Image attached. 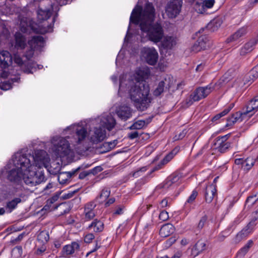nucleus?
<instances>
[{"instance_id": "obj_41", "label": "nucleus", "mask_w": 258, "mask_h": 258, "mask_svg": "<svg viewBox=\"0 0 258 258\" xmlns=\"http://www.w3.org/2000/svg\"><path fill=\"white\" fill-rule=\"evenodd\" d=\"M257 39H251L247 43L245 44V45L243 46L246 48L247 50L250 52L252 50L253 47L257 44Z\"/></svg>"}, {"instance_id": "obj_32", "label": "nucleus", "mask_w": 258, "mask_h": 258, "mask_svg": "<svg viewBox=\"0 0 258 258\" xmlns=\"http://www.w3.org/2000/svg\"><path fill=\"white\" fill-rule=\"evenodd\" d=\"M256 160L252 157H248L244 159L243 168L246 171H249L254 165Z\"/></svg>"}, {"instance_id": "obj_17", "label": "nucleus", "mask_w": 258, "mask_h": 258, "mask_svg": "<svg viewBox=\"0 0 258 258\" xmlns=\"http://www.w3.org/2000/svg\"><path fill=\"white\" fill-rule=\"evenodd\" d=\"M13 57L8 51L0 52V61L2 67L7 68L12 63Z\"/></svg>"}, {"instance_id": "obj_23", "label": "nucleus", "mask_w": 258, "mask_h": 258, "mask_svg": "<svg viewBox=\"0 0 258 258\" xmlns=\"http://www.w3.org/2000/svg\"><path fill=\"white\" fill-rule=\"evenodd\" d=\"M21 202L22 199L20 198H15L11 201L8 202L5 206L7 212L9 213H11L17 208L18 205Z\"/></svg>"}, {"instance_id": "obj_40", "label": "nucleus", "mask_w": 258, "mask_h": 258, "mask_svg": "<svg viewBox=\"0 0 258 258\" xmlns=\"http://www.w3.org/2000/svg\"><path fill=\"white\" fill-rule=\"evenodd\" d=\"M37 248L35 251V253L38 255H41L46 250L47 246L46 244L39 243L37 246Z\"/></svg>"}, {"instance_id": "obj_48", "label": "nucleus", "mask_w": 258, "mask_h": 258, "mask_svg": "<svg viewBox=\"0 0 258 258\" xmlns=\"http://www.w3.org/2000/svg\"><path fill=\"white\" fill-rule=\"evenodd\" d=\"M204 3V5H203L202 8L205 7V10L207 9H210L213 7L214 5L215 1L214 0H206Z\"/></svg>"}, {"instance_id": "obj_54", "label": "nucleus", "mask_w": 258, "mask_h": 258, "mask_svg": "<svg viewBox=\"0 0 258 258\" xmlns=\"http://www.w3.org/2000/svg\"><path fill=\"white\" fill-rule=\"evenodd\" d=\"M51 206H52L51 204H50L49 203H48L47 201H46V204L44 206L43 210H44L45 211H51L52 210H55L58 208V206H56L53 207H52Z\"/></svg>"}, {"instance_id": "obj_44", "label": "nucleus", "mask_w": 258, "mask_h": 258, "mask_svg": "<svg viewBox=\"0 0 258 258\" xmlns=\"http://www.w3.org/2000/svg\"><path fill=\"white\" fill-rule=\"evenodd\" d=\"M198 194V192L196 190H194L192 191V193L190 195V196L188 197L186 203H185V206H186L187 204L192 203L196 199Z\"/></svg>"}, {"instance_id": "obj_46", "label": "nucleus", "mask_w": 258, "mask_h": 258, "mask_svg": "<svg viewBox=\"0 0 258 258\" xmlns=\"http://www.w3.org/2000/svg\"><path fill=\"white\" fill-rule=\"evenodd\" d=\"M96 205L94 202H91L86 204L84 208V211H94V209Z\"/></svg>"}, {"instance_id": "obj_63", "label": "nucleus", "mask_w": 258, "mask_h": 258, "mask_svg": "<svg viewBox=\"0 0 258 258\" xmlns=\"http://www.w3.org/2000/svg\"><path fill=\"white\" fill-rule=\"evenodd\" d=\"M234 104L233 103L230 104L227 107L225 108L222 112L223 113V114L224 116L226 115L230 110L233 107Z\"/></svg>"}, {"instance_id": "obj_16", "label": "nucleus", "mask_w": 258, "mask_h": 258, "mask_svg": "<svg viewBox=\"0 0 258 258\" xmlns=\"http://www.w3.org/2000/svg\"><path fill=\"white\" fill-rule=\"evenodd\" d=\"M118 117L121 120L126 121L131 117L132 111L131 108L127 106L120 107L116 111Z\"/></svg>"}, {"instance_id": "obj_35", "label": "nucleus", "mask_w": 258, "mask_h": 258, "mask_svg": "<svg viewBox=\"0 0 258 258\" xmlns=\"http://www.w3.org/2000/svg\"><path fill=\"white\" fill-rule=\"evenodd\" d=\"M173 39L171 37H165L162 43V47L166 49H171L174 44Z\"/></svg>"}, {"instance_id": "obj_53", "label": "nucleus", "mask_w": 258, "mask_h": 258, "mask_svg": "<svg viewBox=\"0 0 258 258\" xmlns=\"http://www.w3.org/2000/svg\"><path fill=\"white\" fill-rule=\"evenodd\" d=\"M248 250L249 249L248 248V246H244L238 251L237 252V255L241 257L243 256L248 252Z\"/></svg>"}, {"instance_id": "obj_4", "label": "nucleus", "mask_w": 258, "mask_h": 258, "mask_svg": "<svg viewBox=\"0 0 258 258\" xmlns=\"http://www.w3.org/2000/svg\"><path fill=\"white\" fill-rule=\"evenodd\" d=\"M228 74L225 73L223 77L215 84L212 83L205 87H200L197 88L190 95V99L193 101H198L206 98L215 89L216 86L221 87L223 84L228 82L230 79L228 77Z\"/></svg>"}, {"instance_id": "obj_26", "label": "nucleus", "mask_w": 258, "mask_h": 258, "mask_svg": "<svg viewBox=\"0 0 258 258\" xmlns=\"http://www.w3.org/2000/svg\"><path fill=\"white\" fill-rule=\"evenodd\" d=\"M35 5H38V9L53 10L50 0H33Z\"/></svg>"}, {"instance_id": "obj_61", "label": "nucleus", "mask_w": 258, "mask_h": 258, "mask_svg": "<svg viewBox=\"0 0 258 258\" xmlns=\"http://www.w3.org/2000/svg\"><path fill=\"white\" fill-rule=\"evenodd\" d=\"M234 104L233 103L230 104L227 107L225 108L222 112L223 113V114L224 116L226 115L230 110L233 107Z\"/></svg>"}, {"instance_id": "obj_37", "label": "nucleus", "mask_w": 258, "mask_h": 258, "mask_svg": "<svg viewBox=\"0 0 258 258\" xmlns=\"http://www.w3.org/2000/svg\"><path fill=\"white\" fill-rule=\"evenodd\" d=\"M23 253V249L21 246H17L12 250L11 254L14 258H20Z\"/></svg>"}, {"instance_id": "obj_29", "label": "nucleus", "mask_w": 258, "mask_h": 258, "mask_svg": "<svg viewBox=\"0 0 258 258\" xmlns=\"http://www.w3.org/2000/svg\"><path fill=\"white\" fill-rule=\"evenodd\" d=\"M247 33V27H243L238 29L234 34L228 39L229 41H235Z\"/></svg>"}, {"instance_id": "obj_22", "label": "nucleus", "mask_w": 258, "mask_h": 258, "mask_svg": "<svg viewBox=\"0 0 258 258\" xmlns=\"http://www.w3.org/2000/svg\"><path fill=\"white\" fill-rule=\"evenodd\" d=\"M181 178V175L178 173H173L169 176L164 183V188H168L173 184L178 183Z\"/></svg>"}, {"instance_id": "obj_60", "label": "nucleus", "mask_w": 258, "mask_h": 258, "mask_svg": "<svg viewBox=\"0 0 258 258\" xmlns=\"http://www.w3.org/2000/svg\"><path fill=\"white\" fill-rule=\"evenodd\" d=\"M186 134V131L185 130L182 131L178 135L175 136V137H174V140H178L182 139L185 136Z\"/></svg>"}, {"instance_id": "obj_13", "label": "nucleus", "mask_w": 258, "mask_h": 258, "mask_svg": "<svg viewBox=\"0 0 258 258\" xmlns=\"http://www.w3.org/2000/svg\"><path fill=\"white\" fill-rule=\"evenodd\" d=\"M247 117V115L243 111H237L233 113L231 117L227 118V123L226 126L228 127L233 125L236 122H241Z\"/></svg>"}, {"instance_id": "obj_18", "label": "nucleus", "mask_w": 258, "mask_h": 258, "mask_svg": "<svg viewBox=\"0 0 258 258\" xmlns=\"http://www.w3.org/2000/svg\"><path fill=\"white\" fill-rule=\"evenodd\" d=\"M255 221L254 219L250 221L247 225L237 234V236L243 238L251 233L256 224Z\"/></svg>"}, {"instance_id": "obj_30", "label": "nucleus", "mask_w": 258, "mask_h": 258, "mask_svg": "<svg viewBox=\"0 0 258 258\" xmlns=\"http://www.w3.org/2000/svg\"><path fill=\"white\" fill-rule=\"evenodd\" d=\"M151 121V119L139 120L133 123L130 127L131 130H140L146 126Z\"/></svg>"}, {"instance_id": "obj_42", "label": "nucleus", "mask_w": 258, "mask_h": 258, "mask_svg": "<svg viewBox=\"0 0 258 258\" xmlns=\"http://www.w3.org/2000/svg\"><path fill=\"white\" fill-rule=\"evenodd\" d=\"M59 206L62 210V211L60 212V215H63L64 214L69 213L71 210V207L69 205L66 203H61L58 207Z\"/></svg>"}, {"instance_id": "obj_31", "label": "nucleus", "mask_w": 258, "mask_h": 258, "mask_svg": "<svg viewBox=\"0 0 258 258\" xmlns=\"http://www.w3.org/2000/svg\"><path fill=\"white\" fill-rule=\"evenodd\" d=\"M116 124V121L111 115H108L104 121L105 127L109 131H111Z\"/></svg>"}, {"instance_id": "obj_56", "label": "nucleus", "mask_w": 258, "mask_h": 258, "mask_svg": "<svg viewBox=\"0 0 258 258\" xmlns=\"http://www.w3.org/2000/svg\"><path fill=\"white\" fill-rule=\"evenodd\" d=\"M14 62L19 66H22L23 63L22 58L18 54H15L14 56Z\"/></svg>"}, {"instance_id": "obj_21", "label": "nucleus", "mask_w": 258, "mask_h": 258, "mask_svg": "<svg viewBox=\"0 0 258 258\" xmlns=\"http://www.w3.org/2000/svg\"><path fill=\"white\" fill-rule=\"evenodd\" d=\"M87 135V132L85 127L81 126H77L76 129V143L77 144L81 143L86 138Z\"/></svg>"}, {"instance_id": "obj_8", "label": "nucleus", "mask_w": 258, "mask_h": 258, "mask_svg": "<svg viewBox=\"0 0 258 258\" xmlns=\"http://www.w3.org/2000/svg\"><path fill=\"white\" fill-rule=\"evenodd\" d=\"M142 53L149 64L155 65L157 62L158 53L154 47H145L143 48Z\"/></svg>"}, {"instance_id": "obj_50", "label": "nucleus", "mask_w": 258, "mask_h": 258, "mask_svg": "<svg viewBox=\"0 0 258 258\" xmlns=\"http://www.w3.org/2000/svg\"><path fill=\"white\" fill-rule=\"evenodd\" d=\"M94 238L95 236L93 233H88L84 237V242L87 243H90Z\"/></svg>"}, {"instance_id": "obj_1", "label": "nucleus", "mask_w": 258, "mask_h": 258, "mask_svg": "<svg viewBox=\"0 0 258 258\" xmlns=\"http://www.w3.org/2000/svg\"><path fill=\"white\" fill-rule=\"evenodd\" d=\"M47 155L44 150L37 151L35 157L30 154L17 153L15 155L13 163L16 167L9 171L8 178L11 181H19L22 179L26 184L34 186L45 181L44 170L33 165L35 160L44 162L45 156Z\"/></svg>"}, {"instance_id": "obj_36", "label": "nucleus", "mask_w": 258, "mask_h": 258, "mask_svg": "<svg viewBox=\"0 0 258 258\" xmlns=\"http://www.w3.org/2000/svg\"><path fill=\"white\" fill-rule=\"evenodd\" d=\"M110 194V190L107 188H104L102 190L99 196L96 198V200L100 199V201H99V202L102 203L105 201L109 197Z\"/></svg>"}, {"instance_id": "obj_25", "label": "nucleus", "mask_w": 258, "mask_h": 258, "mask_svg": "<svg viewBox=\"0 0 258 258\" xmlns=\"http://www.w3.org/2000/svg\"><path fill=\"white\" fill-rule=\"evenodd\" d=\"M16 46L18 48L24 49L26 45V39L21 33L17 32L15 35Z\"/></svg>"}, {"instance_id": "obj_24", "label": "nucleus", "mask_w": 258, "mask_h": 258, "mask_svg": "<svg viewBox=\"0 0 258 258\" xmlns=\"http://www.w3.org/2000/svg\"><path fill=\"white\" fill-rule=\"evenodd\" d=\"M206 247V243L202 240H199L192 248V254L194 256H196L204 251Z\"/></svg>"}, {"instance_id": "obj_45", "label": "nucleus", "mask_w": 258, "mask_h": 258, "mask_svg": "<svg viewBox=\"0 0 258 258\" xmlns=\"http://www.w3.org/2000/svg\"><path fill=\"white\" fill-rule=\"evenodd\" d=\"M174 155L173 152H171L168 154L161 161V164H163L164 166L168 163L174 157Z\"/></svg>"}, {"instance_id": "obj_39", "label": "nucleus", "mask_w": 258, "mask_h": 258, "mask_svg": "<svg viewBox=\"0 0 258 258\" xmlns=\"http://www.w3.org/2000/svg\"><path fill=\"white\" fill-rule=\"evenodd\" d=\"M258 198L256 195L249 196L245 202V206L248 208L252 207L257 201Z\"/></svg>"}, {"instance_id": "obj_62", "label": "nucleus", "mask_w": 258, "mask_h": 258, "mask_svg": "<svg viewBox=\"0 0 258 258\" xmlns=\"http://www.w3.org/2000/svg\"><path fill=\"white\" fill-rule=\"evenodd\" d=\"M234 104L233 103L230 104L227 107L225 108L222 112L223 113V114L224 116L226 115L230 110L233 107Z\"/></svg>"}, {"instance_id": "obj_51", "label": "nucleus", "mask_w": 258, "mask_h": 258, "mask_svg": "<svg viewBox=\"0 0 258 258\" xmlns=\"http://www.w3.org/2000/svg\"><path fill=\"white\" fill-rule=\"evenodd\" d=\"M176 241L175 237H171L168 239L164 243V246L166 248H168L171 246Z\"/></svg>"}, {"instance_id": "obj_14", "label": "nucleus", "mask_w": 258, "mask_h": 258, "mask_svg": "<svg viewBox=\"0 0 258 258\" xmlns=\"http://www.w3.org/2000/svg\"><path fill=\"white\" fill-rule=\"evenodd\" d=\"M258 109V97L252 99L246 106L243 111L247 115V118L250 117Z\"/></svg>"}, {"instance_id": "obj_55", "label": "nucleus", "mask_w": 258, "mask_h": 258, "mask_svg": "<svg viewBox=\"0 0 258 258\" xmlns=\"http://www.w3.org/2000/svg\"><path fill=\"white\" fill-rule=\"evenodd\" d=\"M12 88L11 83L9 82H3L1 86V88L3 90H8Z\"/></svg>"}, {"instance_id": "obj_15", "label": "nucleus", "mask_w": 258, "mask_h": 258, "mask_svg": "<svg viewBox=\"0 0 258 258\" xmlns=\"http://www.w3.org/2000/svg\"><path fill=\"white\" fill-rule=\"evenodd\" d=\"M216 195L217 189L215 184H211L206 186L205 190V199L207 203H211Z\"/></svg>"}, {"instance_id": "obj_57", "label": "nucleus", "mask_w": 258, "mask_h": 258, "mask_svg": "<svg viewBox=\"0 0 258 258\" xmlns=\"http://www.w3.org/2000/svg\"><path fill=\"white\" fill-rule=\"evenodd\" d=\"M56 17H57V14H56L55 16L53 18L52 22H51V23H50V24H48L47 25V28L44 30L45 32H49V31H51L52 28L53 27V23L55 21V18H56Z\"/></svg>"}, {"instance_id": "obj_9", "label": "nucleus", "mask_w": 258, "mask_h": 258, "mask_svg": "<svg viewBox=\"0 0 258 258\" xmlns=\"http://www.w3.org/2000/svg\"><path fill=\"white\" fill-rule=\"evenodd\" d=\"M44 41V38L41 36L38 35L33 36L31 39L29 40L28 42L31 49L28 52L29 54H26V57L28 59H30L33 55V51L34 49H36L39 47L43 46Z\"/></svg>"}, {"instance_id": "obj_33", "label": "nucleus", "mask_w": 258, "mask_h": 258, "mask_svg": "<svg viewBox=\"0 0 258 258\" xmlns=\"http://www.w3.org/2000/svg\"><path fill=\"white\" fill-rule=\"evenodd\" d=\"M49 239L48 232L45 231H41L37 236V241L39 243L47 244Z\"/></svg>"}, {"instance_id": "obj_20", "label": "nucleus", "mask_w": 258, "mask_h": 258, "mask_svg": "<svg viewBox=\"0 0 258 258\" xmlns=\"http://www.w3.org/2000/svg\"><path fill=\"white\" fill-rule=\"evenodd\" d=\"M53 10L38 9L37 11V19L39 23H42L48 19L51 14Z\"/></svg>"}, {"instance_id": "obj_11", "label": "nucleus", "mask_w": 258, "mask_h": 258, "mask_svg": "<svg viewBox=\"0 0 258 258\" xmlns=\"http://www.w3.org/2000/svg\"><path fill=\"white\" fill-rule=\"evenodd\" d=\"M80 245L77 242L74 241L71 244L64 245L62 249V255L64 257H70L76 252L80 250Z\"/></svg>"}, {"instance_id": "obj_2", "label": "nucleus", "mask_w": 258, "mask_h": 258, "mask_svg": "<svg viewBox=\"0 0 258 258\" xmlns=\"http://www.w3.org/2000/svg\"><path fill=\"white\" fill-rule=\"evenodd\" d=\"M155 9L152 3L146 4L143 11L134 9L130 17V22L139 24L141 31L146 33L148 39L157 43L164 37V30L161 24L153 23Z\"/></svg>"}, {"instance_id": "obj_19", "label": "nucleus", "mask_w": 258, "mask_h": 258, "mask_svg": "<svg viewBox=\"0 0 258 258\" xmlns=\"http://www.w3.org/2000/svg\"><path fill=\"white\" fill-rule=\"evenodd\" d=\"M174 230L175 228L172 224L167 223L160 228L159 234L161 237H166L174 233Z\"/></svg>"}, {"instance_id": "obj_5", "label": "nucleus", "mask_w": 258, "mask_h": 258, "mask_svg": "<svg viewBox=\"0 0 258 258\" xmlns=\"http://www.w3.org/2000/svg\"><path fill=\"white\" fill-rule=\"evenodd\" d=\"M53 150L58 157L62 158L71 153L69 142L64 138L55 137L52 139Z\"/></svg>"}, {"instance_id": "obj_38", "label": "nucleus", "mask_w": 258, "mask_h": 258, "mask_svg": "<svg viewBox=\"0 0 258 258\" xmlns=\"http://www.w3.org/2000/svg\"><path fill=\"white\" fill-rule=\"evenodd\" d=\"M165 87V82L163 81H160L157 88L155 89L153 92V94L155 96H158L163 92Z\"/></svg>"}, {"instance_id": "obj_58", "label": "nucleus", "mask_w": 258, "mask_h": 258, "mask_svg": "<svg viewBox=\"0 0 258 258\" xmlns=\"http://www.w3.org/2000/svg\"><path fill=\"white\" fill-rule=\"evenodd\" d=\"M102 170V168L101 166H96L94 168L89 170V172L90 174L93 175H95L97 174L98 172L101 171Z\"/></svg>"}, {"instance_id": "obj_28", "label": "nucleus", "mask_w": 258, "mask_h": 258, "mask_svg": "<svg viewBox=\"0 0 258 258\" xmlns=\"http://www.w3.org/2000/svg\"><path fill=\"white\" fill-rule=\"evenodd\" d=\"M73 173L70 172H63L59 173L57 179L61 184H67L70 180Z\"/></svg>"}, {"instance_id": "obj_6", "label": "nucleus", "mask_w": 258, "mask_h": 258, "mask_svg": "<svg viewBox=\"0 0 258 258\" xmlns=\"http://www.w3.org/2000/svg\"><path fill=\"white\" fill-rule=\"evenodd\" d=\"M182 0H171L166 8V13L169 18H173L179 14Z\"/></svg>"}, {"instance_id": "obj_43", "label": "nucleus", "mask_w": 258, "mask_h": 258, "mask_svg": "<svg viewBox=\"0 0 258 258\" xmlns=\"http://www.w3.org/2000/svg\"><path fill=\"white\" fill-rule=\"evenodd\" d=\"M204 3L202 1L200 2H197L194 6V8L199 13H203L205 11V7L202 8Z\"/></svg>"}, {"instance_id": "obj_49", "label": "nucleus", "mask_w": 258, "mask_h": 258, "mask_svg": "<svg viewBox=\"0 0 258 258\" xmlns=\"http://www.w3.org/2000/svg\"><path fill=\"white\" fill-rule=\"evenodd\" d=\"M159 218L160 220H161L162 221H165L168 219L169 218V215L167 212L166 211H162L160 212Z\"/></svg>"}, {"instance_id": "obj_34", "label": "nucleus", "mask_w": 258, "mask_h": 258, "mask_svg": "<svg viewBox=\"0 0 258 258\" xmlns=\"http://www.w3.org/2000/svg\"><path fill=\"white\" fill-rule=\"evenodd\" d=\"M247 77L248 78H246V80L247 82L251 83L253 82L258 78V70L253 67L249 72Z\"/></svg>"}, {"instance_id": "obj_47", "label": "nucleus", "mask_w": 258, "mask_h": 258, "mask_svg": "<svg viewBox=\"0 0 258 258\" xmlns=\"http://www.w3.org/2000/svg\"><path fill=\"white\" fill-rule=\"evenodd\" d=\"M207 219H208V217L206 215L203 216L201 218V219H200V220L199 222L198 227H197L199 230L202 229L204 227L205 224H206V223L207 222Z\"/></svg>"}, {"instance_id": "obj_64", "label": "nucleus", "mask_w": 258, "mask_h": 258, "mask_svg": "<svg viewBox=\"0 0 258 258\" xmlns=\"http://www.w3.org/2000/svg\"><path fill=\"white\" fill-rule=\"evenodd\" d=\"M89 174H90L89 171H84L81 172L79 174V178L80 179H84L86 177H87L88 175H89Z\"/></svg>"}, {"instance_id": "obj_27", "label": "nucleus", "mask_w": 258, "mask_h": 258, "mask_svg": "<svg viewBox=\"0 0 258 258\" xmlns=\"http://www.w3.org/2000/svg\"><path fill=\"white\" fill-rule=\"evenodd\" d=\"M92 228H93V231L95 232H100L104 229V224L101 221L95 219L88 227L89 230Z\"/></svg>"}, {"instance_id": "obj_3", "label": "nucleus", "mask_w": 258, "mask_h": 258, "mask_svg": "<svg viewBox=\"0 0 258 258\" xmlns=\"http://www.w3.org/2000/svg\"><path fill=\"white\" fill-rule=\"evenodd\" d=\"M149 93V86L144 82H138L131 86L129 96L138 110L144 111L149 107L151 102Z\"/></svg>"}, {"instance_id": "obj_7", "label": "nucleus", "mask_w": 258, "mask_h": 258, "mask_svg": "<svg viewBox=\"0 0 258 258\" xmlns=\"http://www.w3.org/2000/svg\"><path fill=\"white\" fill-rule=\"evenodd\" d=\"M229 137L230 134H229L225 136L218 137L215 139L214 146L218 152L224 153L229 149L231 145V143L227 141Z\"/></svg>"}, {"instance_id": "obj_12", "label": "nucleus", "mask_w": 258, "mask_h": 258, "mask_svg": "<svg viewBox=\"0 0 258 258\" xmlns=\"http://www.w3.org/2000/svg\"><path fill=\"white\" fill-rule=\"evenodd\" d=\"M208 41L206 35H204L200 36L191 47V51L194 53H197L206 49Z\"/></svg>"}, {"instance_id": "obj_59", "label": "nucleus", "mask_w": 258, "mask_h": 258, "mask_svg": "<svg viewBox=\"0 0 258 258\" xmlns=\"http://www.w3.org/2000/svg\"><path fill=\"white\" fill-rule=\"evenodd\" d=\"M103 146L104 147H106V150L105 151V152L109 151L115 147L114 145L112 144V142L104 143L103 144Z\"/></svg>"}, {"instance_id": "obj_52", "label": "nucleus", "mask_w": 258, "mask_h": 258, "mask_svg": "<svg viewBox=\"0 0 258 258\" xmlns=\"http://www.w3.org/2000/svg\"><path fill=\"white\" fill-rule=\"evenodd\" d=\"M86 220H91L95 216L94 211H84Z\"/></svg>"}, {"instance_id": "obj_10", "label": "nucleus", "mask_w": 258, "mask_h": 258, "mask_svg": "<svg viewBox=\"0 0 258 258\" xmlns=\"http://www.w3.org/2000/svg\"><path fill=\"white\" fill-rule=\"evenodd\" d=\"M106 137V131L102 127H95L94 130L90 133L89 139L93 144H97L102 141Z\"/></svg>"}]
</instances>
